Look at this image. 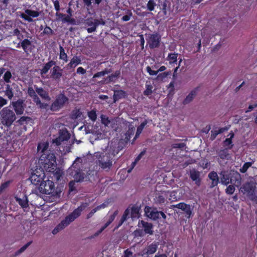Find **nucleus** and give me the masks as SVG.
Listing matches in <instances>:
<instances>
[{
    "instance_id": "obj_1",
    "label": "nucleus",
    "mask_w": 257,
    "mask_h": 257,
    "mask_svg": "<svg viewBox=\"0 0 257 257\" xmlns=\"http://www.w3.org/2000/svg\"><path fill=\"white\" fill-rule=\"evenodd\" d=\"M39 163L41 164V167L46 171L52 173L57 180H59L62 176V170L57 167L56 158L53 153L43 154L41 155Z\"/></svg>"
},
{
    "instance_id": "obj_2",
    "label": "nucleus",
    "mask_w": 257,
    "mask_h": 257,
    "mask_svg": "<svg viewBox=\"0 0 257 257\" xmlns=\"http://www.w3.org/2000/svg\"><path fill=\"white\" fill-rule=\"evenodd\" d=\"M114 156V154L108 147L104 151L96 152L94 154V157L96 159V164L105 170L109 169L112 166V158Z\"/></svg>"
},
{
    "instance_id": "obj_3",
    "label": "nucleus",
    "mask_w": 257,
    "mask_h": 257,
    "mask_svg": "<svg viewBox=\"0 0 257 257\" xmlns=\"http://www.w3.org/2000/svg\"><path fill=\"white\" fill-rule=\"evenodd\" d=\"M88 206V203H82L79 207L74 210L71 214L66 217L65 219L62 221V222L58 225L57 228L59 229H62L68 226L71 222L79 217L80 215L81 212L87 208Z\"/></svg>"
},
{
    "instance_id": "obj_4",
    "label": "nucleus",
    "mask_w": 257,
    "mask_h": 257,
    "mask_svg": "<svg viewBox=\"0 0 257 257\" xmlns=\"http://www.w3.org/2000/svg\"><path fill=\"white\" fill-rule=\"evenodd\" d=\"M0 115L2 124L7 126H10L16 119L14 112L9 107L3 108L0 112Z\"/></svg>"
},
{
    "instance_id": "obj_5",
    "label": "nucleus",
    "mask_w": 257,
    "mask_h": 257,
    "mask_svg": "<svg viewBox=\"0 0 257 257\" xmlns=\"http://www.w3.org/2000/svg\"><path fill=\"white\" fill-rule=\"evenodd\" d=\"M144 211L146 215L153 220H156L161 216L164 219L166 218V215L162 211H158L155 208H152L149 206L145 207Z\"/></svg>"
},
{
    "instance_id": "obj_6",
    "label": "nucleus",
    "mask_w": 257,
    "mask_h": 257,
    "mask_svg": "<svg viewBox=\"0 0 257 257\" xmlns=\"http://www.w3.org/2000/svg\"><path fill=\"white\" fill-rule=\"evenodd\" d=\"M39 190L40 192L44 194H51L54 191V184L49 179L43 181L40 183Z\"/></svg>"
},
{
    "instance_id": "obj_7",
    "label": "nucleus",
    "mask_w": 257,
    "mask_h": 257,
    "mask_svg": "<svg viewBox=\"0 0 257 257\" xmlns=\"http://www.w3.org/2000/svg\"><path fill=\"white\" fill-rule=\"evenodd\" d=\"M45 173L44 170L39 168L35 170L32 174L30 177L31 182L34 185H38L41 183L44 179Z\"/></svg>"
},
{
    "instance_id": "obj_8",
    "label": "nucleus",
    "mask_w": 257,
    "mask_h": 257,
    "mask_svg": "<svg viewBox=\"0 0 257 257\" xmlns=\"http://www.w3.org/2000/svg\"><path fill=\"white\" fill-rule=\"evenodd\" d=\"M67 98L63 94H60L51 105V110L56 111L62 108L67 102Z\"/></svg>"
},
{
    "instance_id": "obj_9",
    "label": "nucleus",
    "mask_w": 257,
    "mask_h": 257,
    "mask_svg": "<svg viewBox=\"0 0 257 257\" xmlns=\"http://www.w3.org/2000/svg\"><path fill=\"white\" fill-rule=\"evenodd\" d=\"M72 175L73 176L74 181H72L69 183V188L71 191H73L75 190V181L80 182L82 181L84 177V174L81 171L77 172L75 171L74 173L71 172Z\"/></svg>"
},
{
    "instance_id": "obj_10",
    "label": "nucleus",
    "mask_w": 257,
    "mask_h": 257,
    "mask_svg": "<svg viewBox=\"0 0 257 257\" xmlns=\"http://www.w3.org/2000/svg\"><path fill=\"white\" fill-rule=\"evenodd\" d=\"M39 14L38 11L26 10L25 13L21 15V17L29 22H31L33 21V18L38 17Z\"/></svg>"
},
{
    "instance_id": "obj_11",
    "label": "nucleus",
    "mask_w": 257,
    "mask_h": 257,
    "mask_svg": "<svg viewBox=\"0 0 257 257\" xmlns=\"http://www.w3.org/2000/svg\"><path fill=\"white\" fill-rule=\"evenodd\" d=\"M28 93L29 95L33 98L34 99V101L36 103V105L39 106V107L41 108H46L47 106H48V104L46 103H41V101L40 100L39 98L38 97V96L36 95V92L34 90V89L30 87L28 89Z\"/></svg>"
},
{
    "instance_id": "obj_12",
    "label": "nucleus",
    "mask_w": 257,
    "mask_h": 257,
    "mask_svg": "<svg viewBox=\"0 0 257 257\" xmlns=\"http://www.w3.org/2000/svg\"><path fill=\"white\" fill-rule=\"evenodd\" d=\"M70 138V135L66 130H61L59 133L58 138L53 140V143L57 145H60L61 142L67 141Z\"/></svg>"
},
{
    "instance_id": "obj_13",
    "label": "nucleus",
    "mask_w": 257,
    "mask_h": 257,
    "mask_svg": "<svg viewBox=\"0 0 257 257\" xmlns=\"http://www.w3.org/2000/svg\"><path fill=\"white\" fill-rule=\"evenodd\" d=\"M254 184L253 182H248L244 184L239 189V191L243 194H252L254 189Z\"/></svg>"
},
{
    "instance_id": "obj_14",
    "label": "nucleus",
    "mask_w": 257,
    "mask_h": 257,
    "mask_svg": "<svg viewBox=\"0 0 257 257\" xmlns=\"http://www.w3.org/2000/svg\"><path fill=\"white\" fill-rule=\"evenodd\" d=\"M230 171H221L220 173V181L222 184L225 185H228L231 183V174Z\"/></svg>"
},
{
    "instance_id": "obj_15",
    "label": "nucleus",
    "mask_w": 257,
    "mask_h": 257,
    "mask_svg": "<svg viewBox=\"0 0 257 257\" xmlns=\"http://www.w3.org/2000/svg\"><path fill=\"white\" fill-rule=\"evenodd\" d=\"M189 176L191 180L195 182V184L197 186L200 185V172L195 169L190 170L189 172Z\"/></svg>"
},
{
    "instance_id": "obj_16",
    "label": "nucleus",
    "mask_w": 257,
    "mask_h": 257,
    "mask_svg": "<svg viewBox=\"0 0 257 257\" xmlns=\"http://www.w3.org/2000/svg\"><path fill=\"white\" fill-rule=\"evenodd\" d=\"M11 104L13 106L14 109L17 114H22L24 111V106H23V101L19 100L16 102H12Z\"/></svg>"
},
{
    "instance_id": "obj_17",
    "label": "nucleus",
    "mask_w": 257,
    "mask_h": 257,
    "mask_svg": "<svg viewBox=\"0 0 257 257\" xmlns=\"http://www.w3.org/2000/svg\"><path fill=\"white\" fill-rule=\"evenodd\" d=\"M168 197V193H167V192L157 193L154 198L155 202L159 205L163 204L165 203L166 198H167Z\"/></svg>"
},
{
    "instance_id": "obj_18",
    "label": "nucleus",
    "mask_w": 257,
    "mask_h": 257,
    "mask_svg": "<svg viewBox=\"0 0 257 257\" xmlns=\"http://www.w3.org/2000/svg\"><path fill=\"white\" fill-rule=\"evenodd\" d=\"M175 207L183 210L187 215V217L189 218L192 214V209L189 205H187L184 203H180L174 206Z\"/></svg>"
},
{
    "instance_id": "obj_19",
    "label": "nucleus",
    "mask_w": 257,
    "mask_h": 257,
    "mask_svg": "<svg viewBox=\"0 0 257 257\" xmlns=\"http://www.w3.org/2000/svg\"><path fill=\"white\" fill-rule=\"evenodd\" d=\"M159 42L160 38L158 35L150 36L148 40V43L152 48L157 47L159 45Z\"/></svg>"
},
{
    "instance_id": "obj_20",
    "label": "nucleus",
    "mask_w": 257,
    "mask_h": 257,
    "mask_svg": "<svg viewBox=\"0 0 257 257\" xmlns=\"http://www.w3.org/2000/svg\"><path fill=\"white\" fill-rule=\"evenodd\" d=\"M101 122L105 126H111L112 128L114 129H116V127L114 126L115 120L114 119H109V118L104 115H101L100 116Z\"/></svg>"
},
{
    "instance_id": "obj_21",
    "label": "nucleus",
    "mask_w": 257,
    "mask_h": 257,
    "mask_svg": "<svg viewBox=\"0 0 257 257\" xmlns=\"http://www.w3.org/2000/svg\"><path fill=\"white\" fill-rule=\"evenodd\" d=\"M231 174V183H233L237 187L239 186L241 182L240 175L238 172L235 171H232Z\"/></svg>"
},
{
    "instance_id": "obj_22",
    "label": "nucleus",
    "mask_w": 257,
    "mask_h": 257,
    "mask_svg": "<svg viewBox=\"0 0 257 257\" xmlns=\"http://www.w3.org/2000/svg\"><path fill=\"white\" fill-rule=\"evenodd\" d=\"M85 128V130L86 131V134H92L97 136H101L103 134V132L97 128V127L96 126H91V128L89 127H86V126H84ZM83 126L81 127V129H82Z\"/></svg>"
},
{
    "instance_id": "obj_23",
    "label": "nucleus",
    "mask_w": 257,
    "mask_h": 257,
    "mask_svg": "<svg viewBox=\"0 0 257 257\" xmlns=\"http://www.w3.org/2000/svg\"><path fill=\"white\" fill-rule=\"evenodd\" d=\"M158 243L156 242H153L152 244L149 245L144 250V254L145 253L147 255L152 254L154 253L158 248Z\"/></svg>"
},
{
    "instance_id": "obj_24",
    "label": "nucleus",
    "mask_w": 257,
    "mask_h": 257,
    "mask_svg": "<svg viewBox=\"0 0 257 257\" xmlns=\"http://www.w3.org/2000/svg\"><path fill=\"white\" fill-rule=\"evenodd\" d=\"M208 178L212 181L211 187H214L216 186L219 182V178L217 174L212 171L208 174Z\"/></svg>"
},
{
    "instance_id": "obj_25",
    "label": "nucleus",
    "mask_w": 257,
    "mask_h": 257,
    "mask_svg": "<svg viewBox=\"0 0 257 257\" xmlns=\"http://www.w3.org/2000/svg\"><path fill=\"white\" fill-rule=\"evenodd\" d=\"M140 224H141L144 228V231L146 233L151 235L153 233V231L152 230L153 225L152 224L146 222L144 221H141V222H139V225H140Z\"/></svg>"
},
{
    "instance_id": "obj_26",
    "label": "nucleus",
    "mask_w": 257,
    "mask_h": 257,
    "mask_svg": "<svg viewBox=\"0 0 257 257\" xmlns=\"http://www.w3.org/2000/svg\"><path fill=\"white\" fill-rule=\"evenodd\" d=\"M49 144L47 142H44L40 143L38 146V152L39 153L43 154H48V148Z\"/></svg>"
},
{
    "instance_id": "obj_27",
    "label": "nucleus",
    "mask_w": 257,
    "mask_h": 257,
    "mask_svg": "<svg viewBox=\"0 0 257 257\" xmlns=\"http://www.w3.org/2000/svg\"><path fill=\"white\" fill-rule=\"evenodd\" d=\"M62 76V69L59 66H54L52 70V77L54 79H59Z\"/></svg>"
},
{
    "instance_id": "obj_28",
    "label": "nucleus",
    "mask_w": 257,
    "mask_h": 257,
    "mask_svg": "<svg viewBox=\"0 0 257 257\" xmlns=\"http://www.w3.org/2000/svg\"><path fill=\"white\" fill-rule=\"evenodd\" d=\"M17 202L21 206L22 208H27L28 207V201L26 196H23L22 198L16 197Z\"/></svg>"
},
{
    "instance_id": "obj_29",
    "label": "nucleus",
    "mask_w": 257,
    "mask_h": 257,
    "mask_svg": "<svg viewBox=\"0 0 257 257\" xmlns=\"http://www.w3.org/2000/svg\"><path fill=\"white\" fill-rule=\"evenodd\" d=\"M197 93V88H195L192 90L189 94L186 96V98L184 100V103L187 104L191 102L193 99L196 95Z\"/></svg>"
},
{
    "instance_id": "obj_30",
    "label": "nucleus",
    "mask_w": 257,
    "mask_h": 257,
    "mask_svg": "<svg viewBox=\"0 0 257 257\" xmlns=\"http://www.w3.org/2000/svg\"><path fill=\"white\" fill-rule=\"evenodd\" d=\"M85 23L88 26L90 27H97L99 25L101 24L100 21L99 20L97 19H93L92 18L87 19L85 21ZM101 24L104 25V23L102 22Z\"/></svg>"
},
{
    "instance_id": "obj_31",
    "label": "nucleus",
    "mask_w": 257,
    "mask_h": 257,
    "mask_svg": "<svg viewBox=\"0 0 257 257\" xmlns=\"http://www.w3.org/2000/svg\"><path fill=\"white\" fill-rule=\"evenodd\" d=\"M81 59L78 56H74L71 60L68 66L71 68H74L81 63Z\"/></svg>"
},
{
    "instance_id": "obj_32",
    "label": "nucleus",
    "mask_w": 257,
    "mask_h": 257,
    "mask_svg": "<svg viewBox=\"0 0 257 257\" xmlns=\"http://www.w3.org/2000/svg\"><path fill=\"white\" fill-rule=\"evenodd\" d=\"M36 91L37 93L43 98L45 99L46 100H50V98L48 96V94L47 92L43 89L42 88H36Z\"/></svg>"
},
{
    "instance_id": "obj_33",
    "label": "nucleus",
    "mask_w": 257,
    "mask_h": 257,
    "mask_svg": "<svg viewBox=\"0 0 257 257\" xmlns=\"http://www.w3.org/2000/svg\"><path fill=\"white\" fill-rule=\"evenodd\" d=\"M113 97V101L115 102L118 99L125 97V92L122 90L114 91Z\"/></svg>"
},
{
    "instance_id": "obj_34",
    "label": "nucleus",
    "mask_w": 257,
    "mask_h": 257,
    "mask_svg": "<svg viewBox=\"0 0 257 257\" xmlns=\"http://www.w3.org/2000/svg\"><path fill=\"white\" fill-rule=\"evenodd\" d=\"M234 137V134L232 132H230L227 136V138L224 141V145L225 146L228 147V148L230 149L232 147V139Z\"/></svg>"
},
{
    "instance_id": "obj_35",
    "label": "nucleus",
    "mask_w": 257,
    "mask_h": 257,
    "mask_svg": "<svg viewBox=\"0 0 257 257\" xmlns=\"http://www.w3.org/2000/svg\"><path fill=\"white\" fill-rule=\"evenodd\" d=\"M55 64V62L51 61L45 65L43 68L41 70V74L42 75L46 74L50 69V68Z\"/></svg>"
},
{
    "instance_id": "obj_36",
    "label": "nucleus",
    "mask_w": 257,
    "mask_h": 257,
    "mask_svg": "<svg viewBox=\"0 0 257 257\" xmlns=\"http://www.w3.org/2000/svg\"><path fill=\"white\" fill-rule=\"evenodd\" d=\"M218 155L222 159L229 160L231 158V156L226 149L220 151Z\"/></svg>"
},
{
    "instance_id": "obj_37",
    "label": "nucleus",
    "mask_w": 257,
    "mask_h": 257,
    "mask_svg": "<svg viewBox=\"0 0 257 257\" xmlns=\"http://www.w3.org/2000/svg\"><path fill=\"white\" fill-rule=\"evenodd\" d=\"M146 124H147V122L144 121L140 124V125H139L138 127L137 130V132H136V135L133 141H135V140H136L139 137V136L141 134L142 131L143 130L144 127L145 126V125Z\"/></svg>"
},
{
    "instance_id": "obj_38",
    "label": "nucleus",
    "mask_w": 257,
    "mask_h": 257,
    "mask_svg": "<svg viewBox=\"0 0 257 257\" xmlns=\"http://www.w3.org/2000/svg\"><path fill=\"white\" fill-rule=\"evenodd\" d=\"M177 54L170 53L168 55L167 60L169 62L170 64H172L177 62Z\"/></svg>"
},
{
    "instance_id": "obj_39",
    "label": "nucleus",
    "mask_w": 257,
    "mask_h": 257,
    "mask_svg": "<svg viewBox=\"0 0 257 257\" xmlns=\"http://www.w3.org/2000/svg\"><path fill=\"white\" fill-rule=\"evenodd\" d=\"M135 130V127H134V126L132 125H129L128 130L127 131L125 135V139L126 141H128L130 139L131 136L134 134Z\"/></svg>"
},
{
    "instance_id": "obj_40",
    "label": "nucleus",
    "mask_w": 257,
    "mask_h": 257,
    "mask_svg": "<svg viewBox=\"0 0 257 257\" xmlns=\"http://www.w3.org/2000/svg\"><path fill=\"white\" fill-rule=\"evenodd\" d=\"M60 59L64 60L65 62H67V55L65 52L64 48L62 47H60Z\"/></svg>"
},
{
    "instance_id": "obj_41",
    "label": "nucleus",
    "mask_w": 257,
    "mask_h": 257,
    "mask_svg": "<svg viewBox=\"0 0 257 257\" xmlns=\"http://www.w3.org/2000/svg\"><path fill=\"white\" fill-rule=\"evenodd\" d=\"M139 209L138 208L133 207L130 209L131 217L134 219L135 218L138 217Z\"/></svg>"
},
{
    "instance_id": "obj_42",
    "label": "nucleus",
    "mask_w": 257,
    "mask_h": 257,
    "mask_svg": "<svg viewBox=\"0 0 257 257\" xmlns=\"http://www.w3.org/2000/svg\"><path fill=\"white\" fill-rule=\"evenodd\" d=\"M5 94L7 96V97L11 99L13 96L14 94L12 91V89L10 87V85H8L5 91Z\"/></svg>"
},
{
    "instance_id": "obj_43",
    "label": "nucleus",
    "mask_w": 257,
    "mask_h": 257,
    "mask_svg": "<svg viewBox=\"0 0 257 257\" xmlns=\"http://www.w3.org/2000/svg\"><path fill=\"white\" fill-rule=\"evenodd\" d=\"M251 165H252L251 162H246V163H244L243 164V166L240 168L239 171L242 173H245L247 171V169L250 167H251Z\"/></svg>"
},
{
    "instance_id": "obj_44",
    "label": "nucleus",
    "mask_w": 257,
    "mask_h": 257,
    "mask_svg": "<svg viewBox=\"0 0 257 257\" xmlns=\"http://www.w3.org/2000/svg\"><path fill=\"white\" fill-rule=\"evenodd\" d=\"M156 6V3L155 0H149L147 5L148 10L150 11H153Z\"/></svg>"
},
{
    "instance_id": "obj_45",
    "label": "nucleus",
    "mask_w": 257,
    "mask_h": 257,
    "mask_svg": "<svg viewBox=\"0 0 257 257\" xmlns=\"http://www.w3.org/2000/svg\"><path fill=\"white\" fill-rule=\"evenodd\" d=\"M89 118L93 121H95L97 118V114L95 110H92L88 112L87 113Z\"/></svg>"
},
{
    "instance_id": "obj_46",
    "label": "nucleus",
    "mask_w": 257,
    "mask_h": 257,
    "mask_svg": "<svg viewBox=\"0 0 257 257\" xmlns=\"http://www.w3.org/2000/svg\"><path fill=\"white\" fill-rule=\"evenodd\" d=\"M30 45H31V42L28 39H25L22 42V47H23L24 50L25 52H27V50L28 48L30 46Z\"/></svg>"
},
{
    "instance_id": "obj_47",
    "label": "nucleus",
    "mask_w": 257,
    "mask_h": 257,
    "mask_svg": "<svg viewBox=\"0 0 257 257\" xmlns=\"http://www.w3.org/2000/svg\"><path fill=\"white\" fill-rule=\"evenodd\" d=\"M109 203V202L108 201H106L102 204L97 206L94 209L96 210V212L98 211H99L101 209H104L106 207L108 206V204Z\"/></svg>"
},
{
    "instance_id": "obj_48",
    "label": "nucleus",
    "mask_w": 257,
    "mask_h": 257,
    "mask_svg": "<svg viewBox=\"0 0 257 257\" xmlns=\"http://www.w3.org/2000/svg\"><path fill=\"white\" fill-rule=\"evenodd\" d=\"M130 213V209L128 208L125 210V211L121 218V220H120V225L122 224V223L125 220H126V219L127 218V217L128 216Z\"/></svg>"
},
{
    "instance_id": "obj_49",
    "label": "nucleus",
    "mask_w": 257,
    "mask_h": 257,
    "mask_svg": "<svg viewBox=\"0 0 257 257\" xmlns=\"http://www.w3.org/2000/svg\"><path fill=\"white\" fill-rule=\"evenodd\" d=\"M167 193H168V197L167 198L169 200L173 201L174 200H177V197L176 196V193L174 192H167Z\"/></svg>"
},
{
    "instance_id": "obj_50",
    "label": "nucleus",
    "mask_w": 257,
    "mask_h": 257,
    "mask_svg": "<svg viewBox=\"0 0 257 257\" xmlns=\"http://www.w3.org/2000/svg\"><path fill=\"white\" fill-rule=\"evenodd\" d=\"M82 112L79 109H75L73 110L72 113V116L73 118H77L81 117Z\"/></svg>"
},
{
    "instance_id": "obj_51",
    "label": "nucleus",
    "mask_w": 257,
    "mask_h": 257,
    "mask_svg": "<svg viewBox=\"0 0 257 257\" xmlns=\"http://www.w3.org/2000/svg\"><path fill=\"white\" fill-rule=\"evenodd\" d=\"M235 191V187L233 185H229L226 189L225 192L227 194L231 195Z\"/></svg>"
},
{
    "instance_id": "obj_52",
    "label": "nucleus",
    "mask_w": 257,
    "mask_h": 257,
    "mask_svg": "<svg viewBox=\"0 0 257 257\" xmlns=\"http://www.w3.org/2000/svg\"><path fill=\"white\" fill-rule=\"evenodd\" d=\"M110 72L108 71V70H105L104 71H101V72H99L96 74H95L93 76V78H96V77H101V76H103L106 74H107L109 73Z\"/></svg>"
},
{
    "instance_id": "obj_53",
    "label": "nucleus",
    "mask_w": 257,
    "mask_h": 257,
    "mask_svg": "<svg viewBox=\"0 0 257 257\" xmlns=\"http://www.w3.org/2000/svg\"><path fill=\"white\" fill-rule=\"evenodd\" d=\"M152 86L149 85H146V90L144 91V94L149 95L152 92Z\"/></svg>"
},
{
    "instance_id": "obj_54",
    "label": "nucleus",
    "mask_w": 257,
    "mask_h": 257,
    "mask_svg": "<svg viewBox=\"0 0 257 257\" xmlns=\"http://www.w3.org/2000/svg\"><path fill=\"white\" fill-rule=\"evenodd\" d=\"M168 74L169 73L166 72L160 74L157 76V79L158 80H163L167 77Z\"/></svg>"
},
{
    "instance_id": "obj_55",
    "label": "nucleus",
    "mask_w": 257,
    "mask_h": 257,
    "mask_svg": "<svg viewBox=\"0 0 257 257\" xmlns=\"http://www.w3.org/2000/svg\"><path fill=\"white\" fill-rule=\"evenodd\" d=\"M11 77H12V74H11V72L9 71H7L5 73L4 76V78L6 82H9L10 81V79L11 78Z\"/></svg>"
},
{
    "instance_id": "obj_56",
    "label": "nucleus",
    "mask_w": 257,
    "mask_h": 257,
    "mask_svg": "<svg viewBox=\"0 0 257 257\" xmlns=\"http://www.w3.org/2000/svg\"><path fill=\"white\" fill-rule=\"evenodd\" d=\"M146 70L150 75H156L158 73V71L152 70L150 66H147Z\"/></svg>"
},
{
    "instance_id": "obj_57",
    "label": "nucleus",
    "mask_w": 257,
    "mask_h": 257,
    "mask_svg": "<svg viewBox=\"0 0 257 257\" xmlns=\"http://www.w3.org/2000/svg\"><path fill=\"white\" fill-rule=\"evenodd\" d=\"M30 119V118L29 117L22 116L18 120L17 122H19L20 124H23L24 122Z\"/></svg>"
},
{
    "instance_id": "obj_58",
    "label": "nucleus",
    "mask_w": 257,
    "mask_h": 257,
    "mask_svg": "<svg viewBox=\"0 0 257 257\" xmlns=\"http://www.w3.org/2000/svg\"><path fill=\"white\" fill-rule=\"evenodd\" d=\"M256 107H257V104L256 103H254V104H250V105H249V106L248 107V109L246 110H245V112L246 113L250 112L252 110H253L254 108H256Z\"/></svg>"
},
{
    "instance_id": "obj_59",
    "label": "nucleus",
    "mask_w": 257,
    "mask_h": 257,
    "mask_svg": "<svg viewBox=\"0 0 257 257\" xmlns=\"http://www.w3.org/2000/svg\"><path fill=\"white\" fill-rule=\"evenodd\" d=\"M7 100L0 96V107H3L5 105L7 104Z\"/></svg>"
},
{
    "instance_id": "obj_60",
    "label": "nucleus",
    "mask_w": 257,
    "mask_h": 257,
    "mask_svg": "<svg viewBox=\"0 0 257 257\" xmlns=\"http://www.w3.org/2000/svg\"><path fill=\"white\" fill-rule=\"evenodd\" d=\"M104 229L101 227L99 230L97 231L93 235H92L90 238H93L97 236H98Z\"/></svg>"
},
{
    "instance_id": "obj_61",
    "label": "nucleus",
    "mask_w": 257,
    "mask_h": 257,
    "mask_svg": "<svg viewBox=\"0 0 257 257\" xmlns=\"http://www.w3.org/2000/svg\"><path fill=\"white\" fill-rule=\"evenodd\" d=\"M62 21L63 22H71L72 20L71 19L70 16L65 15L62 19Z\"/></svg>"
},
{
    "instance_id": "obj_62",
    "label": "nucleus",
    "mask_w": 257,
    "mask_h": 257,
    "mask_svg": "<svg viewBox=\"0 0 257 257\" xmlns=\"http://www.w3.org/2000/svg\"><path fill=\"white\" fill-rule=\"evenodd\" d=\"M123 257H133V252L128 249H127L124 251Z\"/></svg>"
},
{
    "instance_id": "obj_63",
    "label": "nucleus",
    "mask_w": 257,
    "mask_h": 257,
    "mask_svg": "<svg viewBox=\"0 0 257 257\" xmlns=\"http://www.w3.org/2000/svg\"><path fill=\"white\" fill-rule=\"evenodd\" d=\"M77 73L80 74H84L86 73V70L82 67H79L77 69Z\"/></svg>"
},
{
    "instance_id": "obj_64",
    "label": "nucleus",
    "mask_w": 257,
    "mask_h": 257,
    "mask_svg": "<svg viewBox=\"0 0 257 257\" xmlns=\"http://www.w3.org/2000/svg\"><path fill=\"white\" fill-rule=\"evenodd\" d=\"M117 214H118V211H115L113 213V214L112 215H110V216H109V219H108V220H109L110 222H112L114 220V219L115 217H116V216L117 215Z\"/></svg>"
}]
</instances>
